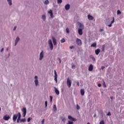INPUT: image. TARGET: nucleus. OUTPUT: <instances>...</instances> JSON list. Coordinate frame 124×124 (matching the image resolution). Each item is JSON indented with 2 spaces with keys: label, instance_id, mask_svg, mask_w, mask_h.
Listing matches in <instances>:
<instances>
[{
  "label": "nucleus",
  "instance_id": "35",
  "mask_svg": "<svg viewBox=\"0 0 124 124\" xmlns=\"http://www.w3.org/2000/svg\"><path fill=\"white\" fill-rule=\"evenodd\" d=\"M52 13H53V12L52 11V10H49V11L48 12V14H52Z\"/></svg>",
  "mask_w": 124,
  "mask_h": 124
},
{
  "label": "nucleus",
  "instance_id": "15",
  "mask_svg": "<svg viewBox=\"0 0 124 124\" xmlns=\"http://www.w3.org/2000/svg\"><path fill=\"white\" fill-rule=\"evenodd\" d=\"M55 93L57 95H59V94H60V91L57 89V88L55 87Z\"/></svg>",
  "mask_w": 124,
  "mask_h": 124
},
{
  "label": "nucleus",
  "instance_id": "58",
  "mask_svg": "<svg viewBox=\"0 0 124 124\" xmlns=\"http://www.w3.org/2000/svg\"><path fill=\"white\" fill-rule=\"evenodd\" d=\"M87 124H90V123L88 122Z\"/></svg>",
  "mask_w": 124,
  "mask_h": 124
},
{
  "label": "nucleus",
  "instance_id": "52",
  "mask_svg": "<svg viewBox=\"0 0 124 124\" xmlns=\"http://www.w3.org/2000/svg\"><path fill=\"white\" fill-rule=\"evenodd\" d=\"M103 29H100V32H102V31H103Z\"/></svg>",
  "mask_w": 124,
  "mask_h": 124
},
{
  "label": "nucleus",
  "instance_id": "44",
  "mask_svg": "<svg viewBox=\"0 0 124 124\" xmlns=\"http://www.w3.org/2000/svg\"><path fill=\"white\" fill-rule=\"evenodd\" d=\"M73 48H74L73 46H70V49H73Z\"/></svg>",
  "mask_w": 124,
  "mask_h": 124
},
{
  "label": "nucleus",
  "instance_id": "31",
  "mask_svg": "<svg viewBox=\"0 0 124 124\" xmlns=\"http://www.w3.org/2000/svg\"><path fill=\"white\" fill-rule=\"evenodd\" d=\"M99 124H105V123H104V120H102L100 122Z\"/></svg>",
  "mask_w": 124,
  "mask_h": 124
},
{
  "label": "nucleus",
  "instance_id": "1",
  "mask_svg": "<svg viewBox=\"0 0 124 124\" xmlns=\"http://www.w3.org/2000/svg\"><path fill=\"white\" fill-rule=\"evenodd\" d=\"M76 43L78 46H81V45H82V41L80 39L77 38L76 39Z\"/></svg>",
  "mask_w": 124,
  "mask_h": 124
},
{
  "label": "nucleus",
  "instance_id": "43",
  "mask_svg": "<svg viewBox=\"0 0 124 124\" xmlns=\"http://www.w3.org/2000/svg\"><path fill=\"white\" fill-rule=\"evenodd\" d=\"M103 85H104V88H106V84H105V82H104V81Z\"/></svg>",
  "mask_w": 124,
  "mask_h": 124
},
{
  "label": "nucleus",
  "instance_id": "18",
  "mask_svg": "<svg viewBox=\"0 0 124 124\" xmlns=\"http://www.w3.org/2000/svg\"><path fill=\"white\" fill-rule=\"evenodd\" d=\"M95 53L96 55H98L99 53H100V49L99 48H98L95 50Z\"/></svg>",
  "mask_w": 124,
  "mask_h": 124
},
{
  "label": "nucleus",
  "instance_id": "16",
  "mask_svg": "<svg viewBox=\"0 0 124 124\" xmlns=\"http://www.w3.org/2000/svg\"><path fill=\"white\" fill-rule=\"evenodd\" d=\"M88 19L90 20V21H92L93 20V16L90 15H88Z\"/></svg>",
  "mask_w": 124,
  "mask_h": 124
},
{
  "label": "nucleus",
  "instance_id": "50",
  "mask_svg": "<svg viewBox=\"0 0 124 124\" xmlns=\"http://www.w3.org/2000/svg\"><path fill=\"white\" fill-rule=\"evenodd\" d=\"M50 17H51V18H53V13L50 14Z\"/></svg>",
  "mask_w": 124,
  "mask_h": 124
},
{
  "label": "nucleus",
  "instance_id": "51",
  "mask_svg": "<svg viewBox=\"0 0 124 124\" xmlns=\"http://www.w3.org/2000/svg\"><path fill=\"white\" fill-rule=\"evenodd\" d=\"M3 50H4V48H2L1 50H0V52H3Z\"/></svg>",
  "mask_w": 124,
  "mask_h": 124
},
{
  "label": "nucleus",
  "instance_id": "5",
  "mask_svg": "<svg viewBox=\"0 0 124 124\" xmlns=\"http://www.w3.org/2000/svg\"><path fill=\"white\" fill-rule=\"evenodd\" d=\"M54 80L57 83V82H58V75L57 74V72H56V70H54Z\"/></svg>",
  "mask_w": 124,
  "mask_h": 124
},
{
  "label": "nucleus",
  "instance_id": "49",
  "mask_svg": "<svg viewBox=\"0 0 124 124\" xmlns=\"http://www.w3.org/2000/svg\"><path fill=\"white\" fill-rule=\"evenodd\" d=\"M34 78H35V80H37V76H35V77H34Z\"/></svg>",
  "mask_w": 124,
  "mask_h": 124
},
{
  "label": "nucleus",
  "instance_id": "34",
  "mask_svg": "<svg viewBox=\"0 0 124 124\" xmlns=\"http://www.w3.org/2000/svg\"><path fill=\"white\" fill-rule=\"evenodd\" d=\"M77 110H79L80 109V106L78 104L77 105Z\"/></svg>",
  "mask_w": 124,
  "mask_h": 124
},
{
  "label": "nucleus",
  "instance_id": "56",
  "mask_svg": "<svg viewBox=\"0 0 124 124\" xmlns=\"http://www.w3.org/2000/svg\"><path fill=\"white\" fill-rule=\"evenodd\" d=\"M110 98H111V99H113L114 98V97H113V96H111V97H110Z\"/></svg>",
  "mask_w": 124,
  "mask_h": 124
},
{
  "label": "nucleus",
  "instance_id": "40",
  "mask_svg": "<svg viewBox=\"0 0 124 124\" xmlns=\"http://www.w3.org/2000/svg\"><path fill=\"white\" fill-rule=\"evenodd\" d=\"M48 104V102H47V101H46L45 102V106H46V107H47V105Z\"/></svg>",
  "mask_w": 124,
  "mask_h": 124
},
{
  "label": "nucleus",
  "instance_id": "19",
  "mask_svg": "<svg viewBox=\"0 0 124 124\" xmlns=\"http://www.w3.org/2000/svg\"><path fill=\"white\" fill-rule=\"evenodd\" d=\"M114 22H115V18L113 17L112 21L111 22V23L108 25V27H112V24H113Z\"/></svg>",
  "mask_w": 124,
  "mask_h": 124
},
{
  "label": "nucleus",
  "instance_id": "14",
  "mask_svg": "<svg viewBox=\"0 0 124 124\" xmlns=\"http://www.w3.org/2000/svg\"><path fill=\"white\" fill-rule=\"evenodd\" d=\"M70 8V5H69V4H67L65 6V9L66 10H68Z\"/></svg>",
  "mask_w": 124,
  "mask_h": 124
},
{
  "label": "nucleus",
  "instance_id": "57",
  "mask_svg": "<svg viewBox=\"0 0 124 124\" xmlns=\"http://www.w3.org/2000/svg\"><path fill=\"white\" fill-rule=\"evenodd\" d=\"M59 61H60V63H61V59H59Z\"/></svg>",
  "mask_w": 124,
  "mask_h": 124
},
{
  "label": "nucleus",
  "instance_id": "47",
  "mask_svg": "<svg viewBox=\"0 0 124 124\" xmlns=\"http://www.w3.org/2000/svg\"><path fill=\"white\" fill-rule=\"evenodd\" d=\"M72 68H75V65H72Z\"/></svg>",
  "mask_w": 124,
  "mask_h": 124
},
{
  "label": "nucleus",
  "instance_id": "2",
  "mask_svg": "<svg viewBox=\"0 0 124 124\" xmlns=\"http://www.w3.org/2000/svg\"><path fill=\"white\" fill-rule=\"evenodd\" d=\"M48 45H49V47L50 48V50H53V43H52V40L51 39L48 40Z\"/></svg>",
  "mask_w": 124,
  "mask_h": 124
},
{
  "label": "nucleus",
  "instance_id": "21",
  "mask_svg": "<svg viewBox=\"0 0 124 124\" xmlns=\"http://www.w3.org/2000/svg\"><path fill=\"white\" fill-rule=\"evenodd\" d=\"M91 47H94V48H96V43H93L91 46Z\"/></svg>",
  "mask_w": 124,
  "mask_h": 124
},
{
  "label": "nucleus",
  "instance_id": "11",
  "mask_svg": "<svg viewBox=\"0 0 124 124\" xmlns=\"http://www.w3.org/2000/svg\"><path fill=\"white\" fill-rule=\"evenodd\" d=\"M44 57V55H43V51H42L40 54V61H41Z\"/></svg>",
  "mask_w": 124,
  "mask_h": 124
},
{
  "label": "nucleus",
  "instance_id": "26",
  "mask_svg": "<svg viewBox=\"0 0 124 124\" xmlns=\"http://www.w3.org/2000/svg\"><path fill=\"white\" fill-rule=\"evenodd\" d=\"M79 27L80 28V29H84V25H83V24H80L79 25Z\"/></svg>",
  "mask_w": 124,
  "mask_h": 124
},
{
  "label": "nucleus",
  "instance_id": "22",
  "mask_svg": "<svg viewBox=\"0 0 124 124\" xmlns=\"http://www.w3.org/2000/svg\"><path fill=\"white\" fill-rule=\"evenodd\" d=\"M105 50V45H103L102 46V51L103 52H104Z\"/></svg>",
  "mask_w": 124,
  "mask_h": 124
},
{
  "label": "nucleus",
  "instance_id": "20",
  "mask_svg": "<svg viewBox=\"0 0 124 124\" xmlns=\"http://www.w3.org/2000/svg\"><path fill=\"white\" fill-rule=\"evenodd\" d=\"M80 93L81 95H84V94H85V90L84 89H81L80 90Z\"/></svg>",
  "mask_w": 124,
  "mask_h": 124
},
{
  "label": "nucleus",
  "instance_id": "38",
  "mask_svg": "<svg viewBox=\"0 0 124 124\" xmlns=\"http://www.w3.org/2000/svg\"><path fill=\"white\" fill-rule=\"evenodd\" d=\"M53 108L55 109V110H57V106H56V105H54Z\"/></svg>",
  "mask_w": 124,
  "mask_h": 124
},
{
  "label": "nucleus",
  "instance_id": "54",
  "mask_svg": "<svg viewBox=\"0 0 124 124\" xmlns=\"http://www.w3.org/2000/svg\"><path fill=\"white\" fill-rule=\"evenodd\" d=\"M62 121L63 122H65V121H66V120L65 119H63L62 120Z\"/></svg>",
  "mask_w": 124,
  "mask_h": 124
},
{
  "label": "nucleus",
  "instance_id": "25",
  "mask_svg": "<svg viewBox=\"0 0 124 124\" xmlns=\"http://www.w3.org/2000/svg\"><path fill=\"white\" fill-rule=\"evenodd\" d=\"M61 43H63L64 42H65V39L64 38H62L61 40Z\"/></svg>",
  "mask_w": 124,
  "mask_h": 124
},
{
  "label": "nucleus",
  "instance_id": "36",
  "mask_svg": "<svg viewBox=\"0 0 124 124\" xmlns=\"http://www.w3.org/2000/svg\"><path fill=\"white\" fill-rule=\"evenodd\" d=\"M31 118H28V120H27V122L28 123H30V122H31Z\"/></svg>",
  "mask_w": 124,
  "mask_h": 124
},
{
  "label": "nucleus",
  "instance_id": "55",
  "mask_svg": "<svg viewBox=\"0 0 124 124\" xmlns=\"http://www.w3.org/2000/svg\"><path fill=\"white\" fill-rule=\"evenodd\" d=\"M77 85H78V86H79V81H78V82H77Z\"/></svg>",
  "mask_w": 124,
  "mask_h": 124
},
{
  "label": "nucleus",
  "instance_id": "4",
  "mask_svg": "<svg viewBox=\"0 0 124 124\" xmlns=\"http://www.w3.org/2000/svg\"><path fill=\"white\" fill-rule=\"evenodd\" d=\"M21 111L23 113V117H26V115H27V108H23Z\"/></svg>",
  "mask_w": 124,
  "mask_h": 124
},
{
  "label": "nucleus",
  "instance_id": "17",
  "mask_svg": "<svg viewBox=\"0 0 124 124\" xmlns=\"http://www.w3.org/2000/svg\"><path fill=\"white\" fill-rule=\"evenodd\" d=\"M19 40H20V38H19V37H17L16 39V41H15V46H16V45H17V44L18 43Z\"/></svg>",
  "mask_w": 124,
  "mask_h": 124
},
{
  "label": "nucleus",
  "instance_id": "8",
  "mask_svg": "<svg viewBox=\"0 0 124 124\" xmlns=\"http://www.w3.org/2000/svg\"><path fill=\"white\" fill-rule=\"evenodd\" d=\"M17 118H18V114H14L13 117V121L14 122H16V120H17Z\"/></svg>",
  "mask_w": 124,
  "mask_h": 124
},
{
  "label": "nucleus",
  "instance_id": "7",
  "mask_svg": "<svg viewBox=\"0 0 124 124\" xmlns=\"http://www.w3.org/2000/svg\"><path fill=\"white\" fill-rule=\"evenodd\" d=\"M68 118L69 120H70L71 121H73V122H76L77 121V119L72 117V116L69 115L68 116Z\"/></svg>",
  "mask_w": 124,
  "mask_h": 124
},
{
  "label": "nucleus",
  "instance_id": "48",
  "mask_svg": "<svg viewBox=\"0 0 124 124\" xmlns=\"http://www.w3.org/2000/svg\"><path fill=\"white\" fill-rule=\"evenodd\" d=\"M98 87H101V84L99 83V84H98Z\"/></svg>",
  "mask_w": 124,
  "mask_h": 124
},
{
  "label": "nucleus",
  "instance_id": "30",
  "mask_svg": "<svg viewBox=\"0 0 124 124\" xmlns=\"http://www.w3.org/2000/svg\"><path fill=\"white\" fill-rule=\"evenodd\" d=\"M120 14H122V12H121L120 10H118L117 11V15H120Z\"/></svg>",
  "mask_w": 124,
  "mask_h": 124
},
{
  "label": "nucleus",
  "instance_id": "27",
  "mask_svg": "<svg viewBox=\"0 0 124 124\" xmlns=\"http://www.w3.org/2000/svg\"><path fill=\"white\" fill-rule=\"evenodd\" d=\"M62 0H57V3L58 4L62 3Z\"/></svg>",
  "mask_w": 124,
  "mask_h": 124
},
{
  "label": "nucleus",
  "instance_id": "13",
  "mask_svg": "<svg viewBox=\"0 0 124 124\" xmlns=\"http://www.w3.org/2000/svg\"><path fill=\"white\" fill-rule=\"evenodd\" d=\"M78 34H79V35H82V34H83V29H78Z\"/></svg>",
  "mask_w": 124,
  "mask_h": 124
},
{
  "label": "nucleus",
  "instance_id": "29",
  "mask_svg": "<svg viewBox=\"0 0 124 124\" xmlns=\"http://www.w3.org/2000/svg\"><path fill=\"white\" fill-rule=\"evenodd\" d=\"M25 122H26V119H22L21 120H20V122L22 123H25Z\"/></svg>",
  "mask_w": 124,
  "mask_h": 124
},
{
  "label": "nucleus",
  "instance_id": "46",
  "mask_svg": "<svg viewBox=\"0 0 124 124\" xmlns=\"http://www.w3.org/2000/svg\"><path fill=\"white\" fill-rule=\"evenodd\" d=\"M16 29H17V26H15V27L14 28V31H16Z\"/></svg>",
  "mask_w": 124,
  "mask_h": 124
},
{
  "label": "nucleus",
  "instance_id": "12",
  "mask_svg": "<svg viewBox=\"0 0 124 124\" xmlns=\"http://www.w3.org/2000/svg\"><path fill=\"white\" fill-rule=\"evenodd\" d=\"M52 39L54 45H56L57 44V41L56 38L54 37H52Z\"/></svg>",
  "mask_w": 124,
  "mask_h": 124
},
{
  "label": "nucleus",
  "instance_id": "33",
  "mask_svg": "<svg viewBox=\"0 0 124 124\" xmlns=\"http://www.w3.org/2000/svg\"><path fill=\"white\" fill-rule=\"evenodd\" d=\"M46 18V16H45V15H43L42 16V19H43V20H45Z\"/></svg>",
  "mask_w": 124,
  "mask_h": 124
},
{
  "label": "nucleus",
  "instance_id": "41",
  "mask_svg": "<svg viewBox=\"0 0 124 124\" xmlns=\"http://www.w3.org/2000/svg\"><path fill=\"white\" fill-rule=\"evenodd\" d=\"M107 116H111V113H110V112H108L107 113Z\"/></svg>",
  "mask_w": 124,
  "mask_h": 124
},
{
  "label": "nucleus",
  "instance_id": "6",
  "mask_svg": "<svg viewBox=\"0 0 124 124\" xmlns=\"http://www.w3.org/2000/svg\"><path fill=\"white\" fill-rule=\"evenodd\" d=\"M3 119L4 121H8V120L10 119V116H9V115H6L3 116Z\"/></svg>",
  "mask_w": 124,
  "mask_h": 124
},
{
  "label": "nucleus",
  "instance_id": "9",
  "mask_svg": "<svg viewBox=\"0 0 124 124\" xmlns=\"http://www.w3.org/2000/svg\"><path fill=\"white\" fill-rule=\"evenodd\" d=\"M88 70L89 71H93V64L90 65Z\"/></svg>",
  "mask_w": 124,
  "mask_h": 124
},
{
  "label": "nucleus",
  "instance_id": "39",
  "mask_svg": "<svg viewBox=\"0 0 124 124\" xmlns=\"http://www.w3.org/2000/svg\"><path fill=\"white\" fill-rule=\"evenodd\" d=\"M50 102H52V100H53V96H50Z\"/></svg>",
  "mask_w": 124,
  "mask_h": 124
},
{
  "label": "nucleus",
  "instance_id": "28",
  "mask_svg": "<svg viewBox=\"0 0 124 124\" xmlns=\"http://www.w3.org/2000/svg\"><path fill=\"white\" fill-rule=\"evenodd\" d=\"M45 4H49V0H46L45 1Z\"/></svg>",
  "mask_w": 124,
  "mask_h": 124
},
{
  "label": "nucleus",
  "instance_id": "3",
  "mask_svg": "<svg viewBox=\"0 0 124 124\" xmlns=\"http://www.w3.org/2000/svg\"><path fill=\"white\" fill-rule=\"evenodd\" d=\"M67 86L68 88H70L71 87V80L69 79V78H68L67 79Z\"/></svg>",
  "mask_w": 124,
  "mask_h": 124
},
{
  "label": "nucleus",
  "instance_id": "32",
  "mask_svg": "<svg viewBox=\"0 0 124 124\" xmlns=\"http://www.w3.org/2000/svg\"><path fill=\"white\" fill-rule=\"evenodd\" d=\"M66 31L67 33H69V29H68V28H67L66 29Z\"/></svg>",
  "mask_w": 124,
  "mask_h": 124
},
{
  "label": "nucleus",
  "instance_id": "42",
  "mask_svg": "<svg viewBox=\"0 0 124 124\" xmlns=\"http://www.w3.org/2000/svg\"><path fill=\"white\" fill-rule=\"evenodd\" d=\"M45 122V119H43L42 121V124H44V123Z\"/></svg>",
  "mask_w": 124,
  "mask_h": 124
},
{
  "label": "nucleus",
  "instance_id": "59",
  "mask_svg": "<svg viewBox=\"0 0 124 124\" xmlns=\"http://www.w3.org/2000/svg\"><path fill=\"white\" fill-rule=\"evenodd\" d=\"M7 51H8V48H7Z\"/></svg>",
  "mask_w": 124,
  "mask_h": 124
},
{
  "label": "nucleus",
  "instance_id": "53",
  "mask_svg": "<svg viewBox=\"0 0 124 124\" xmlns=\"http://www.w3.org/2000/svg\"><path fill=\"white\" fill-rule=\"evenodd\" d=\"M92 60L93 61H95V58H94V57H92Z\"/></svg>",
  "mask_w": 124,
  "mask_h": 124
},
{
  "label": "nucleus",
  "instance_id": "45",
  "mask_svg": "<svg viewBox=\"0 0 124 124\" xmlns=\"http://www.w3.org/2000/svg\"><path fill=\"white\" fill-rule=\"evenodd\" d=\"M104 68H105V66H102L101 67V69H102L103 70H104Z\"/></svg>",
  "mask_w": 124,
  "mask_h": 124
},
{
  "label": "nucleus",
  "instance_id": "23",
  "mask_svg": "<svg viewBox=\"0 0 124 124\" xmlns=\"http://www.w3.org/2000/svg\"><path fill=\"white\" fill-rule=\"evenodd\" d=\"M34 82L35 84V86H38V80H37V79L35 80Z\"/></svg>",
  "mask_w": 124,
  "mask_h": 124
},
{
  "label": "nucleus",
  "instance_id": "24",
  "mask_svg": "<svg viewBox=\"0 0 124 124\" xmlns=\"http://www.w3.org/2000/svg\"><path fill=\"white\" fill-rule=\"evenodd\" d=\"M7 1L9 2V5H12V1L11 0H7Z\"/></svg>",
  "mask_w": 124,
  "mask_h": 124
},
{
  "label": "nucleus",
  "instance_id": "37",
  "mask_svg": "<svg viewBox=\"0 0 124 124\" xmlns=\"http://www.w3.org/2000/svg\"><path fill=\"white\" fill-rule=\"evenodd\" d=\"M67 124H73V122L70 121H69L68 123Z\"/></svg>",
  "mask_w": 124,
  "mask_h": 124
},
{
  "label": "nucleus",
  "instance_id": "10",
  "mask_svg": "<svg viewBox=\"0 0 124 124\" xmlns=\"http://www.w3.org/2000/svg\"><path fill=\"white\" fill-rule=\"evenodd\" d=\"M20 121H21V113L20 112H18V117L17 119V123L18 124L20 123Z\"/></svg>",
  "mask_w": 124,
  "mask_h": 124
}]
</instances>
